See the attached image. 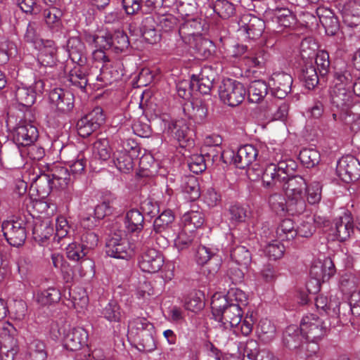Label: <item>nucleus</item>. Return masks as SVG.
<instances>
[{
    "label": "nucleus",
    "instance_id": "4c0bfd02",
    "mask_svg": "<svg viewBox=\"0 0 360 360\" xmlns=\"http://www.w3.org/2000/svg\"><path fill=\"white\" fill-rule=\"evenodd\" d=\"M300 77L308 89H313L319 83L316 68L311 62L305 64Z\"/></svg>",
    "mask_w": 360,
    "mask_h": 360
},
{
    "label": "nucleus",
    "instance_id": "4468645a",
    "mask_svg": "<svg viewBox=\"0 0 360 360\" xmlns=\"http://www.w3.org/2000/svg\"><path fill=\"white\" fill-rule=\"evenodd\" d=\"M150 247H143L142 250L144 251L139 259V266L141 271L154 274L162 269L165 260L160 252Z\"/></svg>",
    "mask_w": 360,
    "mask_h": 360
},
{
    "label": "nucleus",
    "instance_id": "7ed1b4c3",
    "mask_svg": "<svg viewBox=\"0 0 360 360\" xmlns=\"http://www.w3.org/2000/svg\"><path fill=\"white\" fill-rule=\"evenodd\" d=\"M307 186V181L300 175L290 177L288 174V179L283 182L282 187L288 199V210L292 214H300L305 211Z\"/></svg>",
    "mask_w": 360,
    "mask_h": 360
},
{
    "label": "nucleus",
    "instance_id": "473e14b6",
    "mask_svg": "<svg viewBox=\"0 0 360 360\" xmlns=\"http://www.w3.org/2000/svg\"><path fill=\"white\" fill-rule=\"evenodd\" d=\"M304 338V336L300 332V328L299 329L295 325H290L283 333V342L288 349H295L302 345Z\"/></svg>",
    "mask_w": 360,
    "mask_h": 360
},
{
    "label": "nucleus",
    "instance_id": "3c124183",
    "mask_svg": "<svg viewBox=\"0 0 360 360\" xmlns=\"http://www.w3.org/2000/svg\"><path fill=\"white\" fill-rule=\"evenodd\" d=\"M231 257L237 264L247 267L251 262L250 251L243 245H238L231 250Z\"/></svg>",
    "mask_w": 360,
    "mask_h": 360
},
{
    "label": "nucleus",
    "instance_id": "e433bc0d",
    "mask_svg": "<svg viewBox=\"0 0 360 360\" xmlns=\"http://www.w3.org/2000/svg\"><path fill=\"white\" fill-rule=\"evenodd\" d=\"M268 93V85L263 80L252 81L248 88V99L252 103L260 102Z\"/></svg>",
    "mask_w": 360,
    "mask_h": 360
},
{
    "label": "nucleus",
    "instance_id": "2eb2a0df",
    "mask_svg": "<svg viewBox=\"0 0 360 360\" xmlns=\"http://www.w3.org/2000/svg\"><path fill=\"white\" fill-rule=\"evenodd\" d=\"M336 172L345 183L356 181L360 176V162L353 157L342 158L338 162Z\"/></svg>",
    "mask_w": 360,
    "mask_h": 360
},
{
    "label": "nucleus",
    "instance_id": "1a4fd4ad",
    "mask_svg": "<svg viewBox=\"0 0 360 360\" xmlns=\"http://www.w3.org/2000/svg\"><path fill=\"white\" fill-rule=\"evenodd\" d=\"M288 165L285 162H279L278 165L269 164L266 165L257 175L261 176L265 187L280 188L288 179Z\"/></svg>",
    "mask_w": 360,
    "mask_h": 360
},
{
    "label": "nucleus",
    "instance_id": "412c9836",
    "mask_svg": "<svg viewBox=\"0 0 360 360\" xmlns=\"http://www.w3.org/2000/svg\"><path fill=\"white\" fill-rule=\"evenodd\" d=\"M333 236L340 242H344L350 238L354 233V225L351 216L345 212L342 216L335 218L332 227Z\"/></svg>",
    "mask_w": 360,
    "mask_h": 360
},
{
    "label": "nucleus",
    "instance_id": "423d86ee",
    "mask_svg": "<svg viewBox=\"0 0 360 360\" xmlns=\"http://www.w3.org/2000/svg\"><path fill=\"white\" fill-rule=\"evenodd\" d=\"M352 89L335 85L330 92V103L334 107L340 110V119L346 125H352L356 117V115L351 111L355 98ZM350 128L352 129V126Z\"/></svg>",
    "mask_w": 360,
    "mask_h": 360
},
{
    "label": "nucleus",
    "instance_id": "bb28decb",
    "mask_svg": "<svg viewBox=\"0 0 360 360\" xmlns=\"http://www.w3.org/2000/svg\"><path fill=\"white\" fill-rule=\"evenodd\" d=\"M335 271V266L330 259H326L323 262H315L310 269V275L316 283L328 281Z\"/></svg>",
    "mask_w": 360,
    "mask_h": 360
},
{
    "label": "nucleus",
    "instance_id": "c85d7f7f",
    "mask_svg": "<svg viewBox=\"0 0 360 360\" xmlns=\"http://www.w3.org/2000/svg\"><path fill=\"white\" fill-rule=\"evenodd\" d=\"M68 50L70 58L76 64L84 65L86 63V50L84 44L77 37H70L68 41Z\"/></svg>",
    "mask_w": 360,
    "mask_h": 360
},
{
    "label": "nucleus",
    "instance_id": "774afa93",
    "mask_svg": "<svg viewBox=\"0 0 360 360\" xmlns=\"http://www.w3.org/2000/svg\"><path fill=\"white\" fill-rule=\"evenodd\" d=\"M277 23L284 27H290L295 22V15L288 8H280L276 13Z\"/></svg>",
    "mask_w": 360,
    "mask_h": 360
},
{
    "label": "nucleus",
    "instance_id": "aec40b11",
    "mask_svg": "<svg viewBox=\"0 0 360 360\" xmlns=\"http://www.w3.org/2000/svg\"><path fill=\"white\" fill-rule=\"evenodd\" d=\"M49 100L56 109L62 112H68L74 107V96L60 88H56L49 93Z\"/></svg>",
    "mask_w": 360,
    "mask_h": 360
},
{
    "label": "nucleus",
    "instance_id": "ea45409f",
    "mask_svg": "<svg viewBox=\"0 0 360 360\" xmlns=\"http://www.w3.org/2000/svg\"><path fill=\"white\" fill-rule=\"evenodd\" d=\"M86 41L97 49H108L111 46V34L105 32L86 34Z\"/></svg>",
    "mask_w": 360,
    "mask_h": 360
},
{
    "label": "nucleus",
    "instance_id": "a18cd8bd",
    "mask_svg": "<svg viewBox=\"0 0 360 360\" xmlns=\"http://www.w3.org/2000/svg\"><path fill=\"white\" fill-rule=\"evenodd\" d=\"M276 236L281 240H290L297 236L294 222L290 219H285L281 221L276 231Z\"/></svg>",
    "mask_w": 360,
    "mask_h": 360
},
{
    "label": "nucleus",
    "instance_id": "20e7f679",
    "mask_svg": "<svg viewBox=\"0 0 360 360\" xmlns=\"http://www.w3.org/2000/svg\"><path fill=\"white\" fill-rule=\"evenodd\" d=\"M174 219L175 217L170 210H164L156 217L153 221V229H146L141 235L143 243H146V247L153 246L155 243L160 248H167L169 241L162 233L172 228Z\"/></svg>",
    "mask_w": 360,
    "mask_h": 360
},
{
    "label": "nucleus",
    "instance_id": "58836bf2",
    "mask_svg": "<svg viewBox=\"0 0 360 360\" xmlns=\"http://www.w3.org/2000/svg\"><path fill=\"white\" fill-rule=\"evenodd\" d=\"M113 163L122 172L127 173L133 168V160L128 154L127 149L117 150L113 153Z\"/></svg>",
    "mask_w": 360,
    "mask_h": 360
},
{
    "label": "nucleus",
    "instance_id": "9b49d317",
    "mask_svg": "<svg viewBox=\"0 0 360 360\" xmlns=\"http://www.w3.org/2000/svg\"><path fill=\"white\" fill-rule=\"evenodd\" d=\"M25 225V221L21 218L3 222V233L11 245L19 247L25 243L27 238Z\"/></svg>",
    "mask_w": 360,
    "mask_h": 360
},
{
    "label": "nucleus",
    "instance_id": "0e129e2a",
    "mask_svg": "<svg viewBox=\"0 0 360 360\" xmlns=\"http://www.w3.org/2000/svg\"><path fill=\"white\" fill-rule=\"evenodd\" d=\"M257 332L263 340L270 341L275 335L276 328L269 320H261L258 326Z\"/></svg>",
    "mask_w": 360,
    "mask_h": 360
},
{
    "label": "nucleus",
    "instance_id": "c03bdc74",
    "mask_svg": "<svg viewBox=\"0 0 360 360\" xmlns=\"http://www.w3.org/2000/svg\"><path fill=\"white\" fill-rule=\"evenodd\" d=\"M269 205L271 210L276 212L277 214L283 215L286 212H291L288 210V199L281 193H273L269 197Z\"/></svg>",
    "mask_w": 360,
    "mask_h": 360
},
{
    "label": "nucleus",
    "instance_id": "8fccbe9b",
    "mask_svg": "<svg viewBox=\"0 0 360 360\" xmlns=\"http://www.w3.org/2000/svg\"><path fill=\"white\" fill-rule=\"evenodd\" d=\"M299 159L306 167L311 168L319 163L321 155L314 148H303L300 152Z\"/></svg>",
    "mask_w": 360,
    "mask_h": 360
},
{
    "label": "nucleus",
    "instance_id": "de8ad7c7",
    "mask_svg": "<svg viewBox=\"0 0 360 360\" xmlns=\"http://www.w3.org/2000/svg\"><path fill=\"white\" fill-rule=\"evenodd\" d=\"M183 191L188 194V198L195 200L200 196V186L197 179L193 176H185L181 184Z\"/></svg>",
    "mask_w": 360,
    "mask_h": 360
},
{
    "label": "nucleus",
    "instance_id": "72a5a7b5",
    "mask_svg": "<svg viewBox=\"0 0 360 360\" xmlns=\"http://www.w3.org/2000/svg\"><path fill=\"white\" fill-rule=\"evenodd\" d=\"M157 23L153 16H147L142 20L140 30L142 37L149 44H155L160 39V35L155 29Z\"/></svg>",
    "mask_w": 360,
    "mask_h": 360
},
{
    "label": "nucleus",
    "instance_id": "b1692460",
    "mask_svg": "<svg viewBox=\"0 0 360 360\" xmlns=\"http://www.w3.org/2000/svg\"><path fill=\"white\" fill-rule=\"evenodd\" d=\"M87 332L82 328H72L64 335V347L70 351H77L86 345Z\"/></svg>",
    "mask_w": 360,
    "mask_h": 360
},
{
    "label": "nucleus",
    "instance_id": "2f4dec72",
    "mask_svg": "<svg viewBox=\"0 0 360 360\" xmlns=\"http://www.w3.org/2000/svg\"><path fill=\"white\" fill-rule=\"evenodd\" d=\"M124 227L129 233H139L144 227L143 213L136 209L129 210L124 219Z\"/></svg>",
    "mask_w": 360,
    "mask_h": 360
},
{
    "label": "nucleus",
    "instance_id": "9d476101",
    "mask_svg": "<svg viewBox=\"0 0 360 360\" xmlns=\"http://www.w3.org/2000/svg\"><path fill=\"white\" fill-rule=\"evenodd\" d=\"M327 327L317 315L309 314L304 316L300 323V332L304 338L310 342H316L326 333Z\"/></svg>",
    "mask_w": 360,
    "mask_h": 360
},
{
    "label": "nucleus",
    "instance_id": "f8f14e48",
    "mask_svg": "<svg viewBox=\"0 0 360 360\" xmlns=\"http://www.w3.org/2000/svg\"><path fill=\"white\" fill-rule=\"evenodd\" d=\"M104 122L105 115L103 109L96 107L78 120L77 123L78 134L82 137H87L97 130Z\"/></svg>",
    "mask_w": 360,
    "mask_h": 360
},
{
    "label": "nucleus",
    "instance_id": "c9c22d12",
    "mask_svg": "<svg viewBox=\"0 0 360 360\" xmlns=\"http://www.w3.org/2000/svg\"><path fill=\"white\" fill-rule=\"evenodd\" d=\"M48 44L44 46L38 55V63L43 67L52 68L56 62V48L53 41H47Z\"/></svg>",
    "mask_w": 360,
    "mask_h": 360
},
{
    "label": "nucleus",
    "instance_id": "ddd939ff",
    "mask_svg": "<svg viewBox=\"0 0 360 360\" xmlns=\"http://www.w3.org/2000/svg\"><path fill=\"white\" fill-rule=\"evenodd\" d=\"M39 137L37 128L30 122L21 121L15 128L13 139L19 149L35 143Z\"/></svg>",
    "mask_w": 360,
    "mask_h": 360
},
{
    "label": "nucleus",
    "instance_id": "a878e982",
    "mask_svg": "<svg viewBox=\"0 0 360 360\" xmlns=\"http://www.w3.org/2000/svg\"><path fill=\"white\" fill-rule=\"evenodd\" d=\"M66 250L67 257L69 259L80 262L81 276H84L86 274L87 271L84 267L92 269L94 263L91 260L86 258L88 252L79 243H70L68 245Z\"/></svg>",
    "mask_w": 360,
    "mask_h": 360
},
{
    "label": "nucleus",
    "instance_id": "bf43d9fd",
    "mask_svg": "<svg viewBox=\"0 0 360 360\" xmlns=\"http://www.w3.org/2000/svg\"><path fill=\"white\" fill-rule=\"evenodd\" d=\"M111 46L117 51L122 52L129 46L128 36L123 31L117 30L111 35Z\"/></svg>",
    "mask_w": 360,
    "mask_h": 360
},
{
    "label": "nucleus",
    "instance_id": "13d9d810",
    "mask_svg": "<svg viewBox=\"0 0 360 360\" xmlns=\"http://www.w3.org/2000/svg\"><path fill=\"white\" fill-rule=\"evenodd\" d=\"M207 162L204 154H193L188 160V166L192 172L199 174L206 169Z\"/></svg>",
    "mask_w": 360,
    "mask_h": 360
},
{
    "label": "nucleus",
    "instance_id": "c756f323",
    "mask_svg": "<svg viewBox=\"0 0 360 360\" xmlns=\"http://www.w3.org/2000/svg\"><path fill=\"white\" fill-rule=\"evenodd\" d=\"M342 15L343 22L347 26L354 27L360 25V0L347 3Z\"/></svg>",
    "mask_w": 360,
    "mask_h": 360
},
{
    "label": "nucleus",
    "instance_id": "f3484780",
    "mask_svg": "<svg viewBox=\"0 0 360 360\" xmlns=\"http://www.w3.org/2000/svg\"><path fill=\"white\" fill-rule=\"evenodd\" d=\"M204 21L201 19H188L179 29V34L186 44L192 45L204 31Z\"/></svg>",
    "mask_w": 360,
    "mask_h": 360
},
{
    "label": "nucleus",
    "instance_id": "09e8293b",
    "mask_svg": "<svg viewBox=\"0 0 360 360\" xmlns=\"http://www.w3.org/2000/svg\"><path fill=\"white\" fill-rule=\"evenodd\" d=\"M15 98L21 105L31 107L35 102V94L27 86H18L15 91Z\"/></svg>",
    "mask_w": 360,
    "mask_h": 360
},
{
    "label": "nucleus",
    "instance_id": "dca6fc26",
    "mask_svg": "<svg viewBox=\"0 0 360 360\" xmlns=\"http://www.w3.org/2000/svg\"><path fill=\"white\" fill-rule=\"evenodd\" d=\"M239 32L245 34L250 39H257L260 37L264 30V22L255 16L244 15L239 22Z\"/></svg>",
    "mask_w": 360,
    "mask_h": 360
},
{
    "label": "nucleus",
    "instance_id": "603ef678",
    "mask_svg": "<svg viewBox=\"0 0 360 360\" xmlns=\"http://www.w3.org/2000/svg\"><path fill=\"white\" fill-rule=\"evenodd\" d=\"M102 316L108 321L120 322L122 311L120 305L115 300H110L101 310Z\"/></svg>",
    "mask_w": 360,
    "mask_h": 360
},
{
    "label": "nucleus",
    "instance_id": "393cba45",
    "mask_svg": "<svg viewBox=\"0 0 360 360\" xmlns=\"http://www.w3.org/2000/svg\"><path fill=\"white\" fill-rule=\"evenodd\" d=\"M258 150L253 145L246 144L240 147L236 155L233 156L234 165L240 168L245 169L257 160Z\"/></svg>",
    "mask_w": 360,
    "mask_h": 360
},
{
    "label": "nucleus",
    "instance_id": "cd10ccee",
    "mask_svg": "<svg viewBox=\"0 0 360 360\" xmlns=\"http://www.w3.org/2000/svg\"><path fill=\"white\" fill-rule=\"evenodd\" d=\"M91 73L88 66L76 64L68 74V81L71 84L82 91H84L90 79Z\"/></svg>",
    "mask_w": 360,
    "mask_h": 360
},
{
    "label": "nucleus",
    "instance_id": "69168bd1",
    "mask_svg": "<svg viewBox=\"0 0 360 360\" xmlns=\"http://www.w3.org/2000/svg\"><path fill=\"white\" fill-rule=\"evenodd\" d=\"M264 252L270 259H280L284 255L285 247L281 242L274 240L265 247Z\"/></svg>",
    "mask_w": 360,
    "mask_h": 360
},
{
    "label": "nucleus",
    "instance_id": "a211bd4d",
    "mask_svg": "<svg viewBox=\"0 0 360 360\" xmlns=\"http://www.w3.org/2000/svg\"><path fill=\"white\" fill-rule=\"evenodd\" d=\"M215 72L210 67H204L200 74L192 75L191 89L202 94H209L213 87L215 79Z\"/></svg>",
    "mask_w": 360,
    "mask_h": 360
},
{
    "label": "nucleus",
    "instance_id": "6e6d98bb",
    "mask_svg": "<svg viewBox=\"0 0 360 360\" xmlns=\"http://www.w3.org/2000/svg\"><path fill=\"white\" fill-rule=\"evenodd\" d=\"M226 303L233 304L243 309L248 304V297L245 293L238 288H231L224 297Z\"/></svg>",
    "mask_w": 360,
    "mask_h": 360
},
{
    "label": "nucleus",
    "instance_id": "7c9ffc66",
    "mask_svg": "<svg viewBox=\"0 0 360 360\" xmlns=\"http://www.w3.org/2000/svg\"><path fill=\"white\" fill-rule=\"evenodd\" d=\"M47 355L46 345L42 340L33 338L27 342L26 360H46Z\"/></svg>",
    "mask_w": 360,
    "mask_h": 360
},
{
    "label": "nucleus",
    "instance_id": "5fc2aeb1",
    "mask_svg": "<svg viewBox=\"0 0 360 360\" xmlns=\"http://www.w3.org/2000/svg\"><path fill=\"white\" fill-rule=\"evenodd\" d=\"M60 299V293L55 288H49L37 295V301L41 305L51 304L57 302Z\"/></svg>",
    "mask_w": 360,
    "mask_h": 360
},
{
    "label": "nucleus",
    "instance_id": "6ab92c4d",
    "mask_svg": "<svg viewBox=\"0 0 360 360\" xmlns=\"http://www.w3.org/2000/svg\"><path fill=\"white\" fill-rule=\"evenodd\" d=\"M167 131L182 148L187 147L193 143V140L190 135L189 128L184 120L171 121L168 124Z\"/></svg>",
    "mask_w": 360,
    "mask_h": 360
},
{
    "label": "nucleus",
    "instance_id": "37998d69",
    "mask_svg": "<svg viewBox=\"0 0 360 360\" xmlns=\"http://www.w3.org/2000/svg\"><path fill=\"white\" fill-rule=\"evenodd\" d=\"M184 226L188 231H193L202 226L205 221L204 214L200 211L191 210L185 213L181 217Z\"/></svg>",
    "mask_w": 360,
    "mask_h": 360
},
{
    "label": "nucleus",
    "instance_id": "680f3d73",
    "mask_svg": "<svg viewBox=\"0 0 360 360\" xmlns=\"http://www.w3.org/2000/svg\"><path fill=\"white\" fill-rule=\"evenodd\" d=\"M342 302L337 300H330L328 305V314L332 317L335 316L338 323L342 325L347 324L351 321V316H344V311L340 309Z\"/></svg>",
    "mask_w": 360,
    "mask_h": 360
},
{
    "label": "nucleus",
    "instance_id": "4d7b16f0",
    "mask_svg": "<svg viewBox=\"0 0 360 360\" xmlns=\"http://www.w3.org/2000/svg\"><path fill=\"white\" fill-rule=\"evenodd\" d=\"M212 8L214 13L222 18H229L235 12L233 4L228 0H216Z\"/></svg>",
    "mask_w": 360,
    "mask_h": 360
},
{
    "label": "nucleus",
    "instance_id": "864d4df0",
    "mask_svg": "<svg viewBox=\"0 0 360 360\" xmlns=\"http://www.w3.org/2000/svg\"><path fill=\"white\" fill-rule=\"evenodd\" d=\"M44 18L46 24L51 29L58 30L60 27L62 11L56 7H51L45 9L43 12Z\"/></svg>",
    "mask_w": 360,
    "mask_h": 360
},
{
    "label": "nucleus",
    "instance_id": "052dcab7",
    "mask_svg": "<svg viewBox=\"0 0 360 360\" xmlns=\"http://www.w3.org/2000/svg\"><path fill=\"white\" fill-rule=\"evenodd\" d=\"M23 38L28 43L39 44L41 41L39 34V25L36 22H30L27 25Z\"/></svg>",
    "mask_w": 360,
    "mask_h": 360
},
{
    "label": "nucleus",
    "instance_id": "4be33fe9",
    "mask_svg": "<svg viewBox=\"0 0 360 360\" xmlns=\"http://www.w3.org/2000/svg\"><path fill=\"white\" fill-rule=\"evenodd\" d=\"M2 329L3 349L6 353L5 360H13L18 351L16 339L18 330L8 322L4 323Z\"/></svg>",
    "mask_w": 360,
    "mask_h": 360
},
{
    "label": "nucleus",
    "instance_id": "5701e85b",
    "mask_svg": "<svg viewBox=\"0 0 360 360\" xmlns=\"http://www.w3.org/2000/svg\"><path fill=\"white\" fill-rule=\"evenodd\" d=\"M272 94L278 98H285L291 91L292 78L285 72H275L272 75Z\"/></svg>",
    "mask_w": 360,
    "mask_h": 360
},
{
    "label": "nucleus",
    "instance_id": "f257e3e1",
    "mask_svg": "<svg viewBox=\"0 0 360 360\" xmlns=\"http://www.w3.org/2000/svg\"><path fill=\"white\" fill-rule=\"evenodd\" d=\"M225 301L224 297H214L212 300L211 307L214 319L226 329L233 328L236 334L240 332L244 336L249 335L254 324L252 316H246L243 319V309Z\"/></svg>",
    "mask_w": 360,
    "mask_h": 360
},
{
    "label": "nucleus",
    "instance_id": "338daca9",
    "mask_svg": "<svg viewBox=\"0 0 360 360\" xmlns=\"http://www.w3.org/2000/svg\"><path fill=\"white\" fill-rule=\"evenodd\" d=\"M289 110V105L285 102H281L280 104L271 103L268 107L267 112L271 115L274 120H284L286 118Z\"/></svg>",
    "mask_w": 360,
    "mask_h": 360
},
{
    "label": "nucleus",
    "instance_id": "f704fd0d",
    "mask_svg": "<svg viewBox=\"0 0 360 360\" xmlns=\"http://www.w3.org/2000/svg\"><path fill=\"white\" fill-rule=\"evenodd\" d=\"M53 227L48 221L35 224L32 230L33 238L41 245L46 244V241L53 236Z\"/></svg>",
    "mask_w": 360,
    "mask_h": 360
},
{
    "label": "nucleus",
    "instance_id": "f03ea898",
    "mask_svg": "<svg viewBox=\"0 0 360 360\" xmlns=\"http://www.w3.org/2000/svg\"><path fill=\"white\" fill-rule=\"evenodd\" d=\"M146 247V243H143V237L136 236V240L131 238L128 240L123 231H117L111 233L106 242L105 252L111 257L129 259L136 252H138Z\"/></svg>",
    "mask_w": 360,
    "mask_h": 360
},
{
    "label": "nucleus",
    "instance_id": "6e6552de",
    "mask_svg": "<svg viewBox=\"0 0 360 360\" xmlns=\"http://www.w3.org/2000/svg\"><path fill=\"white\" fill-rule=\"evenodd\" d=\"M246 94L244 85L231 79H224L219 89L221 101L231 107L240 105L244 101Z\"/></svg>",
    "mask_w": 360,
    "mask_h": 360
},
{
    "label": "nucleus",
    "instance_id": "e2e57ef3",
    "mask_svg": "<svg viewBox=\"0 0 360 360\" xmlns=\"http://www.w3.org/2000/svg\"><path fill=\"white\" fill-rule=\"evenodd\" d=\"M19 150L22 157L27 156L33 160H41L45 154L44 148L34 143L20 148Z\"/></svg>",
    "mask_w": 360,
    "mask_h": 360
},
{
    "label": "nucleus",
    "instance_id": "0eeeda50",
    "mask_svg": "<svg viewBox=\"0 0 360 360\" xmlns=\"http://www.w3.org/2000/svg\"><path fill=\"white\" fill-rule=\"evenodd\" d=\"M129 333L139 340L145 351H152L155 347L153 338L154 326L143 317L131 319L128 323Z\"/></svg>",
    "mask_w": 360,
    "mask_h": 360
},
{
    "label": "nucleus",
    "instance_id": "39448f33",
    "mask_svg": "<svg viewBox=\"0 0 360 360\" xmlns=\"http://www.w3.org/2000/svg\"><path fill=\"white\" fill-rule=\"evenodd\" d=\"M51 174L41 172L34 179L37 191L42 197L49 195L52 186L65 189L72 181L70 174L65 167L56 166L51 169Z\"/></svg>",
    "mask_w": 360,
    "mask_h": 360
},
{
    "label": "nucleus",
    "instance_id": "a19ab883",
    "mask_svg": "<svg viewBox=\"0 0 360 360\" xmlns=\"http://www.w3.org/2000/svg\"><path fill=\"white\" fill-rule=\"evenodd\" d=\"M352 68L348 65L337 70L335 72V84L354 90V78L352 76Z\"/></svg>",
    "mask_w": 360,
    "mask_h": 360
},
{
    "label": "nucleus",
    "instance_id": "49530a36",
    "mask_svg": "<svg viewBox=\"0 0 360 360\" xmlns=\"http://www.w3.org/2000/svg\"><path fill=\"white\" fill-rule=\"evenodd\" d=\"M195 233L193 231H188V228L184 226L174 239V246L179 251L188 249L195 242Z\"/></svg>",
    "mask_w": 360,
    "mask_h": 360
},
{
    "label": "nucleus",
    "instance_id": "79ce46f5",
    "mask_svg": "<svg viewBox=\"0 0 360 360\" xmlns=\"http://www.w3.org/2000/svg\"><path fill=\"white\" fill-rule=\"evenodd\" d=\"M93 155L101 161L109 160L112 155V148L108 139H98L93 144Z\"/></svg>",
    "mask_w": 360,
    "mask_h": 360
}]
</instances>
